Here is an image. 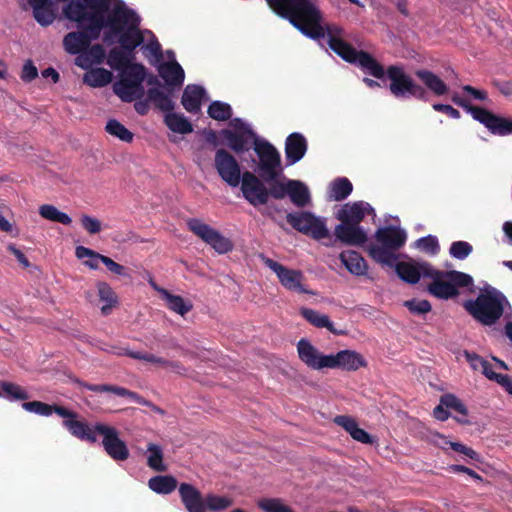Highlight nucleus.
<instances>
[{
	"label": "nucleus",
	"instance_id": "18",
	"mask_svg": "<svg viewBox=\"0 0 512 512\" xmlns=\"http://www.w3.org/2000/svg\"><path fill=\"white\" fill-rule=\"evenodd\" d=\"M475 120L483 124L493 135H512V118L494 114L490 110L482 107Z\"/></svg>",
	"mask_w": 512,
	"mask_h": 512
},
{
	"label": "nucleus",
	"instance_id": "52",
	"mask_svg": "<svg viewBox=\"0 0 512 512\" xmlns=\"http://www.w3.org/2000/svg\"><path fill=\"white\" fill-rule=\"evenodd\" d=\"M437 436L442 440V444L449 445L452 450L464 454L465 456L469 457L472 460L479 461L480 455L472 448L467 447L466 445L459 442L449 441L443 435L437 434Z\"/></svg>",
	"mask_w": 512,
	"mask_h": 512
},
{
	"label": "nucleus",
	"instance_id": "45",
	"mask_svg": "<svg viewBox=\"0 0 512 512\" xmlns=\"http://www.w3.org/2000/svg\"><path fill=\"white\" fill-rule=\"evenodd\" d=\"M206 512H222L233 505V499L227 496H219L209 493L205 496Z\"/></svg>",
	"mask_w": 512,
	"mask_h": 512
},
{
	"label": "nucleus",
	"instance_id": "9",
	"mask_svg": "<svg viewBox=\"0 0 512 512\" xmlns=\"http://www.w3.org/2000/svg\"><path fill=\"white\" fill-rule=\"evenodd\" d=\"M254 151L259 158V176L265 182L278 179L283 173L278 150L270 142L255 138Z\"/></svg>",
	"mask_w": 512,
	"mask_h": 512
},
{
	"label": "nucleus",
	"instance_id": "39",
	"mask_svg": "<svg viewBox=\"0 0 512 512\" xmlns=\"http://www.w3.org/2000/svg\"><path fill=\"white\" fill-rule=\"evenodd\" d=\"M165 125L175 133L179 134H189L193 131V125L191 122L182 114L167 113L164 116Z\"/></svg>",
	"mask_w": 512,
	"mask_h": 512
},
{
	"label": "nucleus",
	"instance_id": "7",
	"mask_svg": "<svg viewBox=\"0 0 512 512\" xmlns=\"http://www.w3.org/2000/svg\"><path fill=\"white\" fill-rule=\"evenodd\" d=\"M146 68L140 63H131L120 71V79L113 84V92L123 102L130 103L144 95L143 81Z\"/></svg>",
	"mask_w": 512,
	"mask_h": 512
},
{
	"label": "nucleus",
	"instance_id": "6",
	"mask_svg": "<svg viewBox=\"0 0 512 512\" xmlns=\"http://www.w3.org/2000/svg\"><path fill=\"white\" fill-rule=\"evenodd\" d=\"M425 277L432 279L427 286V291L438 299H451L459 295V288L472 285L473 279L470 275L456 271H442L434 267L425 270Z\"/></svg>",
	"mask_w": 512,
	"mask_h": 512
},
{
	"label": "nucleus",
	"instance_id": "27",
	"mask_svg": "<svg viewBox=\"0 0 512 512\" xmlns=\"http://www.w3.org/2000/svg\"><path fill=\"white\" fill-rule=\"evenodd\" d=\"M160 77L167 85V91L171 92L173 88L182 86L185 73L181 65L176 61L165 62L158 67Z\"/></svg>",
	"mask_w": 512,
	"mask_h": 512
},
{
	"label": "nucleus",
	"instance_id": "58",
	"mask_svg": "<svg viewBox=\"0 0 512 512\" xmlns=\"http://www.w3.org/2000/svg\"><path fill=\"white\" fill-rule=\"evenodd\" d=\"M404 306L413 314H426L431 311L432 307L428 300L411 299L404 302Z\"/></svg>",
	"mask_w": 512,
	"mask_h": 512
},
{
	"label": "nucleus",
	"instance_id": "26",
	"mask_svg": "<svg viewBox=\"0 0 512 512\" xmlns=\"http://www.w3.org/2000/svg\"><path fill=\"white\" fill-rule=\"evenodd\" d=\"M220 134L227 141V146L236 154H241L250 149L249 141L256 138L255 133L251 129L245 132H236L230 129L221 130Z\"/></svg>",
	"mask_w": 512,
	"mask_h": 512
},
{
	"label": "nucleus",
	"instance_id": "57",
	"mask_svg": "<svg viewBox=\"0 0 512 512\" xmlns=\"http://www.w3.org/2000/svg\"><path fill=\"white\" fill-rule=\"evenodd\" d=\"M417 246L422 251L435 255L440 250L438 239L433 235H428L417 240Z\"/></svg>",
	"mask_w": 512,
	"mask_h": 512
},
{
	"label": "nucleus",
	"instance_id": "14",
	"mask_svg": "<svg viewBox=\"0 0 512 512\" xmlns=\"http://www.w3.org/2000/svg\"><path fill=\"white\" fill-rule=\"evenodd\" d=\"M95 429L103 437L102 445L110 458L114 461H125L129 458V449L126 443L119 438V432L115 427L97 423Z\"/></svg>",
	"mask_w": 512,
	"mask_h": 512
},
{
	"label": "nucleus",
	"instance_id": "1",
	"mask_svg": "<svg viewBox=\"0 0 512 512\" xmlns=\"http://www.w3.org/2000/svg\"><path fill=\"white\" fill-rule=\"evenodd\" d=\"M111 0H71L63 7L66 19L77 23L82 30L67 33L63 39L66 52L72 55L86 51L97 40L104 28L119 32L120 24L128 21L132 13L121 6L110 11Z\"/></svg>",
	"mask_w": 512,
	"mask_h": 512
},
{
	"label": "nucleus",
	"instance_id": "29",
	"mask_svg": "<svg viewBox=\"0 0 512 512\" xmlns=\"http://www.w3.org/2000/svg\"><path fill=\"white\" fill-rule=\"evenodd\" d=\"M22 408L28 412L35 413L41 416H50L52 413H56L60 417L68 418L74 417L75 412L67 409L64 406H60L57 404H47L41 401H30L24 402L22 404Z\"/></svg>",
	"mask_w": 512,
	"mask_h": 512
},
{
	"label": "nucleus",
	"instance_id": "17",
	"mask_svg": "<svg viewBox=\"0 0 512 512\" xmlns=\"http://www.w3.org/2000/svg\"><path fill=\"white\" fill-rule=\"evenodd\" d=\"M297 353L299 359L310 369L322 370L330 367V355L322 354L305 338L298 341Z\"/></svg>",
	"mask_w": 512,
	"mask_h": 512
},
{
	"label": "nucleus",
	"instance_id": "50",
	"mask_svg": "<svg viewBox=\"0 0 512 512\" xmlns=\"http://www.w3.org/2000/svg\"><path fill=\"white\" fill-rule=\"evenodd\" d=\"M257 506L264 512H295L280 498H262L258 500Z\"/></svg>",
	"mask_w": 512,
	"mask_h": 512
},
{
	"label": "nucleus",
	"instance_id": "12",
	"mask_svg": "<svg viewBox=\"0 0 512 512\" xmlns=\"http://www.w3.org/2000/svg\"><path fill=\"white\" fill-rule=\"evenodd\" d=\"M114 6H121L132 13L130 16H128L127 22L120 24L121 29L119 32L110 31L111 35L119 36L118 42L121 46L120 49L132 55L133 51L144 41V37L141 31L138 29L140 19L135 11L128 8L124 2L119 1Z\"/></svg>",
	"mask_w": 512,
	"mask_h": 512
},
{
	"label": "nucleus",
	"instance_id": "41",
	"mask_svg": "<svg viewBox=\"0 0 512 512\" xmlns=\"http://www.w3.org/2000/svg\"><path fill=\"white\" fill-rule=\"evenodd\" d=\"M98 296L100 301L105 302L101 307L103 315L110 314L112 308L118 304V297L111 286L106 282H99L97 284Z\"/></svg>",
	"mask_w": 512,
	"mask_h": 512
},
{
	"label": "nucleus",
	"instance_id": "64",
	"mask_svg": "<svg viewBox=\"0 0 512 512\" xmlns=\"http://www.w3.org/2000/svg\"><path fill=\"white\" fill-rule=\"evenodd\" d=\"M475 360L479 361V364H480V369L482 370V373L489 379V380H492L494 381L498 374L499 373H496L494 370H493V367H492V364L490 362H488L487 360H484L482 357L480 356H476L474 358Z\"/></svg>",
	"mask_w": 512,
	"mask_h": 512
},
{
	"label": "nucleus",
	"instance_id": "3",
	"mask_svg": "<svg viewBox=\"0 0 512 512\" xmlns=\"http://www.w3.org/2000/svg\"><path fill=\"white\" fill-rule=\"evenodd\" d=\"M344 29H329V48L350 64H357L362 70L376 79H383L386 70L370 53L355 49L344 40Z\"/></svg>",
	"mask_w": 512,
	"mask_h": 512
},
{
	"label": "nucleus",
	"instance_id": "33",
	"mask_svg": "<svg viewBox=\"0 0 512 512\" xmlns=\"http://www.w3.org/2000/svg\"><path fill=\"white\" fill-rule=\"evenodd\" d=\"M339 259L351 274L363 276L367 273L368 265L359 252L354 250L343 251L340 253Z\"/></svg>",
	"mask_w": 512,
	"mask_h": 512
},
{
	"label": "nucleus",
	"instance_id": "34",
	"mask_svg": "<svg viewBox=\"0 0 512 512\" xmlns=\"http://www.w3.org/2000/svg\"><path fill=\"white\" fill-rule=\"evenodd\" d=\"M300 314L307 322L317 328H326L335 335H346L345 330H338L334 327V324L327 315L320 314L316 310L305 307L300 309Z\"/></svg>",
	"mask_w": 512,
	"mask_h": 512
},
{
	"label": "nucleus",
	"instance_id": "4",
	"mask_svg": "<svg viewBox=\"0 0 512 512\" xmlns=\"http://www.w3.org/2000/svg\"><path fill=\"white\" fill-rule=\"evenodd\" d=\"M406 239L405 231L399 227H381L375 232L378 244L368 245L367 252L375 262L392 268L398 260L396 252L404 246Z\"/></svg>",
	"mask_w": 512,
	"mask_h": 512
},
{
	"label": "nucleus",
	"instance_id": "32",
	"mask_svg": "<svg viewBox=\"0 0 512 512\" xmlns=\"http://www.w3.org/2000/svg\"><path fill=\"white\" fill-rule=\"evenodd\" d=\"M415 75L434 95L443 96L448 93L447 84L434 72L427 69H418L415 71Z\"/></svg>",
	"mask_w": 512,
	"mask_h": 512
},
{
	"label": "nucleus",
	"instance_id": "40",
	"mask_svg": "<svg viewBox=\"0 0 512 512\" xmlns=\"http://www.w3.org/2000/svg\"><path fill=\"white\" fill-rule=\"evenodd\" d=\"M112 73L105 68H94L85 73L83 81L85 84L97 88L104 87L112 81Z\"/></svg>",
	"mask_w": 512,
	"mask_h": 512
},
{
	"label": "nucleus",
	"instance_id": "28",
	"mask_svg": "<svg viewBox=\"0 0 512 512\" xmlns=\"http://www.w3.org/2000/svg\"><path fill=\"white\" fill-rule=\"evenodd\" d=\"M77 413L75 412L74 417L64 418L63 426L73 435L74 437L87 441L90 443L97 442V431L95 426L91 428L86 422L77 420Z\"/></svg>",
	"mask_w": 512,
	"mask_h": 512
},
{
	"label": "nucleus",
	"instance_id": "24",
	"mask_svg": "<svg viewBox=\"0 0 512 512\" xmlns=\"http://www.w3.org/2000/svg\"><path fill=\"white\" fill-rule=\"evenodd\" d=\"M308 149L306 138L298 132H293L285 141V157L287 165H294L299 162Z\"/></svg>",
	"mask_w": 512,
	"mask_h": 512
},
{
	"label": "nucleus",
	"instance_id": "36",
	"mask_svg": "<svg viewBox=\"0 0 512 512\" xmlns=\"http://www.w3.org/2000/svg\"><path fill=\"white\" fill-rule=\"evenodd\" d=\"M155 289L161 294L162 300L171 311L184 316L192 309V304L186 302L181 296L174 295L164 288L155 287Z\"/></svg>",
	"mask_w": 512,
	"mask_h": 512
},
{
	"label": "nucleus",
	"instance_id": "21",
	"mask_svg": "<svg viewBox=\"0 0 512 512\" xmlns=\"http://www.w3.org/2000/svg\"><path fill=\"white\" fill-rule=\"evenodd\" d=\"M398 277L408 283L417 284L421 277H425V270L432 269V265L429 262H395L393 266Z\"/></svg>",
	"mask_w": 512,
	"mask_h": 512
},
{
	"label": "nucleus",
	"instance_id": "42",
	"mask_svg": "<svg viewBox=\"0 0 512 512\" xmlns=\"http://www.w3.org/2000/svg\"><path fill=\"white\" fill-rule=\"evenodd\" d=\"M352 190L353 185L348 178H336L330 184V198L335 201H343L352 193Z\"/></svg>",
	"mask_w": 512,
	"mask_h": 512
},
{
	"label": "nucleus",
	"instance_id": "48",
	"mask_svg": "<svg viewBox=\"0 0 512 512\" xmlns=\"http://www.w3.org/2000/svg\"><path fill=\"white\" fill-rule=\"evenodd\" d=\"M149 456L147 458V465L158 472H163L167 468L163 464V452L160 446L154 443H149L147 446Z\"/></svg>",
	"mask_w": 512,
	"mask_h": 512
},
{
	"label": "nucleus",
	"instance_id": "8",
	"mask_svg": "<svg viewBox=\"0 0 512 512\" xmlns=\"http://www.w3.org/2000/svg\"><path fill=\"white\" fill-rule=\"evenodd\" d=\"M386 75L390 80L389 90L396 98L414 97L426 101L428 94L426 89L417 84L400 65H390L386 69Z\"/></svg>",
	"mask_w": 512,
	"mask_h": 512
},
{
	"label": "nucleus",
	"instance_id": "16",
	"mask_svg": "<svg viewBox=\"0 0 512 512\" xmlns=\"http://www.w3.org/2000/svg\"><path fill=\"white\" fill-rule=\"evenodd\" d=\"M241 191L243 197L254 207L265 205L269 201L268 188L265 181L250 171H245L242 175Z\"/></svg>",
	"mask_w": 512,
	"mask_h": 512
},
{
	"label": "nucleus",
	"instance_id": "51",
	"mask_svg": "<svg viewBox=\"0 0 512 512\" xmlns=\"http://www.w3.org/2000/svg\"><path fill=\"white\" fill-rule=\"evenodd\" d=\"M1 394L10 400H26L29 398L28 393L18 384L12 382H1Z\"/></svg>",
	"mask_w": 512,
	"mask_h": 512
},
{
	"label": "nucleus",
	"instance_id": "35",
	"mask_svg": "<svg viewBox=\"0 0 512 512\" xmlns=\"http://www.w3.org/2000/svg\"><path fill=\"white\" fill-rule=\"evenodd\" d=\"M165 93L158 87H152L147 90V99L160 111L171 113L175 108V103L171 99L170 94Z\"/></svg>",
	"mask_w": 512,
	"mask_h": 512
},
{
	"label": "nucleus",
	"instance_id": "59",
	"mask_svg": "<svg viewBox=\"0 0 512 512\" xmlns=\"http://www.w3.org/2000/svg\"><path fill=\"white\" fill-rule=\"evenodd\" d=\"M451 100L454 104L463 108L466 112L470 113L474 120L477 118L478 114L480 113V111L482 109V107L474 106V105L470 104V102L467 99L461 97L457 93H455L452 96Z\"/></svg>",
	"mask_w": 512,
	"mask_h": 512
},
{
	"label": "nucleus",
	"instance_id": "53",
	"mask_svg": "<svg viewBox=\"0 0 512 512\" xmlns=\"http://www.w3.org/2000/svg\"><path fill=\"white\" fill-rule=\"evenodd\" d=\"M473 251V247L466 241H455L451 244L449 253L450 255L458 260H464Z\"/></svg>",
	"mask_w": 512,
	"mask_h": 512
},
{
	"label": "nucleus",
	"instance_id": "15",
	"mask_svg": "<svg viewBox=\"0 0 512 512\" xmlns=\"http://www.w3.org/2000/svg\"><path fill=\"white\" fill-rule=\"evenodd\" d=\"M214 167L220 178L231 187H237L240 184L243 175L240 164L226 149L220 148L216 151Z\"/></svg>",
	"mask_w": 512,
	"mask_h": 512
},
{
	"label": "nucleus",
	"instance_id": "46",
	"mask_svg": "<svg viewBox=\"0 0 512 512\" xmlns=\"http://www.w3.org/2000/svg\"><path fill=\"white\" fill-rule=\"evenodd\" d=\"M39 214L44 219L52 222L61 223L63 225H70L72 223V219L68 214L59 211L55 206L50 204L41 205L39 207Z\"/></svg>",
	"mask_w": 512,
	"mask_h": 512
},
{
	"label": "nucleus",
	"instance_id": "10",
	"mask_svg": "<svg viewBox=\"0 0 512 512\" xmlns=\"http://www.w3.org/2000/svg\"><path fill=\"white\" fill-rule=\"evenodd\" d=\"M286 219L293 229L315 240L330 237L325 219L319 218L309 211L288 213Z\"/></svg>",
	"mask_w": 512,
	"mask_h": 512
},
{
	"label": "nucleus",
	"instance_id": "13",
	"mask_svg": "<svg viewBox=\"0 0 512 512\" xmlns=\"http://www.w3.org/2000/svg\"><path fill=\"white\" fill-rule=\"evenodd\" d=\"M187 227L194 235L210 245L218 253L225 254L232 251V241L202 220L198 218L188 219Z\"/></svg>",
	"mask_w": 512,
	"mask_h": 512
},
{
	"label": "nucleus",
	"instance_id": "31",
	"mask_svg": "<svg viewBox=\"0 0 512 512\" xmlns=\"http://www.w3.org/2000/svg\"><path fill=\"white\" fill-rule=\"evenodd\" d=\"M205 95V89L199 85H187L183 91L181 103L185 110L197 114L201 110V104Z\"/></svg>",
	"mask_w": 512,
	"mask_h": 512
},
{
	"label": "nucleus",
	"instance_id": "47",
	"mask_svg": "<svg viewBox=\"0 0 512 512\" xmlns=\"http://www.w3.org/2000/svg\"><path fill=\"white\" fill-rule=\"evenodd\" d=\"M105 130L123 142L131 143L133 141L134 134L116 119H110L106 124Z\"/></svg>",
	"mask_w": 512,
	"mask_h": 512
},
{
	"label": "nucleus",
	"instance_id": "38",
	"mask_svg": "<svg viewBox=\"0 0 512 512\" xmlns=\"http://www.w3.org/2000/svg\"><path fill=\"white\" fill-rule=\"evenodd\" d=\"M289 197L297 207H305L309 204L311 197L308 187L301 181L289 179Z\"/></svg>",
	"mask_w": 512,
	"mask_h": 512
},
{
	"label": "nucleus",
	"instance_id": "37",
	"mask_svg": "<svg viewBox=\"0 0 512 512\" xmlns=\"http://www.w3.org/2000/svg\"><path fill=\"white\" fill-rule=\"evenodd\" d=\"M178 486L177 479L172 475H157L149 479L148 487L157 494L167 495Z\"/></svg>",
	"mask_w": 512,
	"mask_h": 512
},
{
	"label": "nucleus",
	"instance_id": "11",
	"mask_svg": "<svg viewBox=\"0 0 512 512\" xmlns=\"http://www.w3.org/2000/svg\"><path fill=\"white\" fill-rule=\"evenodd\" d=\"M262 262L266 267L271 269L277 276L280 284L288 291L296 292L299 294L315 295V292L308 289L304 284V274L301 270L288 268L281 263L260 255Z\"/></svg>",
	"mask_w": 512,
	"mask_h": 512
},
{
	"label": "nucleus",
	"instance_id": "60",
	"mask_svg": "<svg viewBox=\"0 0 512 512\" xmlns=\"http://www.w3.org/2000/svg\"><path fill=\"white\" fill-rule=\"evenodd\" d=\"M80 222L82 227L90 234H97L101 231V222L97 218L83 214Z\"/></svg>",
	"mask_w": 512,
	"mask_h": 512
},
{
	"label": "nucleus",
	"instance_id": "19",
	"mask_svg": "<svg viewBox=\"0 0 512 512\" xmlns=\"http://www.w3.org/2000/svg\"><path fill=\"white\" fill-rule=\"evenodd\" d=\"M336 240L349 246L362 247L368 240L367 233L360 225L340 222L335 226Z\"/></svg>",
	"mask_w": 512,
	"mask_h": 512
},
{
	"label": "nucleus",
	"instance_id": "5",
	"mask_svg": "<svg viewBox=\"0 0 512 512\" xmlns=\"http://www.w3.org/2000/svg\"><path fill=\"white\" fill-rule=\"evenodd\" d=\"M507 299L496 288H488L481 292L475 300H468L464 308L478 322L485 326L494 325L504 313Z\"/></svg>",
	"mask_w": 512,
	"mask_h": 512
},
{
	"label": "nucleus",
	"instance_id": "61",
	"mask_svg": "<svg viewBox=\"0 0 512 512\" xmlns=\"http://www.w3.org/2000/svg\"><path fill=\"white\" fill-rule=\"evenodd\" d=\"M38 76V70L32 61L28 60L22 68L21 79L24 82H31Z\"/></svg>",
	"mask_w": 512,
	"mask_h": 512
},
{
	"label": "nucleus",
	"instance_id": "22",
	"mask_svg": "<svg viewBox=\"0 0 512 512\" xmlns=\"http://www.w3.org/2000/svg\"><path fill=\"white\" fill-rule=\"evenodd\" d=\"M329 362V369H343L347 371H356L367 364L360 353L352 350H342L336 354H330Z\"/></svg>",
	"mask_w": 512,
	"mask_h": 512
},
{
	"label": "nucleus",
	"instance_id": "63",
	"mask_svg": "<svg viewBox=\"0 0 512 512\" xmlns=\"http://www.w3.org/2000/svg\"><path fill=\"white\" fill-rule=\"evenodd\" d=\"M448 470L452 473H465V475H469L473 479L482 482L483 478L481 475L476 473L474 470L460 464H453L448 467Z\"/></svg>",
	"mask_w": 512,
	"mask_h": 512
},
{
	"label": "nucleus",
	"instance_id": "55",
	"mask_svg": "<svg viewBox=\"0 0 512 512\" xmlns=\"http://www.w3.org/2000/svg\"><path fill=\"white\" fill-rule=\"evenodd\" d=\"M99 259L111 273L125 278H131L130 270L127 267L105 255H101Z\"/></svg>",
	"mask_w": 512,
	"mask_h": 512
},
{
	"label": "nucleus",
	"instance_id": "2",
	"mask_svg": "<svg viewBox=\"0 0 512 512\" xmlns=\"http://www.w3.org/2000/svg\"><path fill=\"white\" fill-rule=\"evenodd\" d=\"M272 11L287 19L306 37L319 41L329 39V29H343L336 24L322 25L323 15L316 0H266Z\"/></svg>",
	"mask_w": 512,
	"mask_h": 512
},
{
	"label": "nucleus",
	"instance_id": "56",
	"mask_svg": "<svg viewBox=\"0 0 512 512\" xmlns=\"http://www.w3.org/2000/svg\"><path fill=\"white\" fill-rule=\"evenodd\" d=\"M441 404L446 408L453 409L460 415L466 417L468 415V411L466 406L453 394H445L441 397Z\"/></svg>",
	"mask_w": 512,
	"mask_h": 512
},
{
	"label": "nucleus",
	"instance_id": "43",
	"mask_svg": "<svg viewBox=\"0 0 512 512\" xmlns=\"http://www.w3.org/2000/svg\"><path fill=\"white\" fill-rule=\"evenodd\" d=\"M133 55L120 48H112L107 57V64L114 70L122 71L131 64Z\"/></svg>",
	"mask_w": 512,
	"mask_h": 512
},
{
	"label": "nucleus",
	"instance_id": "44",
	"mask_svg": "<svg viewBox=\"0 0 512 512\" xmlns=\"http://www.w3.org/2000/svg\"><path fill=\"white\" fill-rule=\"evenodd\" d=\"M32 11L36 22L43 27L51 25L56 18L53 2L45 5L35 6L32 8Z\"/></svg>",
	"mask_w": 512,
	"mask_h": 512
},
{
	"label": "nucleus",
	"instance_id": "54",
	"mask_svg": "<svg viewBox=\"0 0 512 512\" xmlns=\"http://www.w3.org/2000/svg\"><path fill=\"white\" fill-rule=\"evenodd\" d=\"M270 186L268 188L269 197L274 199H283L289 195V180L281 182L278 179L267 182Z\"/></svg>",
	"mask_w": 512,
	"mask_h": 512
},
{
	"label": "nucleus",
	"instance_id": "23",
	"mask_svg": "<svg viewBox=\"0 0 512 512\" xmlns=\"http://www.w3.org/2000/svg\"><path fill=\"white\" fill-rule=\"evenodd\" d=\"M178 491L187 512H206L205 497L195 486L189 483H181Z\"/></svg>",
	"mask_w": 512,
	"mask_h": 512
},
{
	"label": "nucleus",
	"instance_id": "20",
	"mask_svg": "<svg viewBox=\"0 0 512 512\" xmlns=\"http://www.w3.org/2000/svg\"><path fill=\"white\" fill-rule=\"evenodd\" d=\"M72 381L74 383H76L77 385H79L80 387H84L93 392H99V393L111 392L120 397H128V398L136 401L138 404L147 406L149 408H151L153 405V403L151 401L146 400L145 398H143L136 392L130 391L124 387H119V386L110 385V384H89L87 382L81 381L78 378H72Z\"/></svg>",
	"mask_w": 512,
	"mask_h": 512
},
{
	"label": "nucleus",
	"instance_id": "49",
	"mask_svg": "<svg viewBox=\"0 0 512 512\" xmlns=\"http://www.w3.org/2000/svg\"><path fill=\"white\" fill-rule=\"evenodd\" d=\"M207 113L214 120L226 121L232 116V108L228 103L213 101L209 105Z\"/></svg>",
	"mask_w": 512,
	"mask_h": 512
},
{
	"label": "nucleus",
	"instance_id": "62",
	"mask_svg": "<svg viewBox=\"0 0 512 512\" xmlns=\"http://www.w3.org/2000/svg\"><path fill=\"white\" fill-rule=\"evenodd\" d=\"M87 56L91 59L93 63H101L104 59L105 52L101 45L95 44L87 49L85 52Z\"/></svg>",
	"mask_w": 512,
	"mask_h": 512
},
{
	"label": "nucleus",
	"instance_id": "30",
	"mask_svg": "<svg viewBox=\"0 0 512 512\" xmlns=\"http://www.w3.org/2000/svg\"><path fill=\"white\" fill-rule=\"evenodd\" d=\"M334 423L342 427L354 440L363 444H373V437L360 428L354 418L347 415H338L334 418Z\"/></svg>",
	"mask_w": 512,
	"mask_h": 512
},
{
	"label": "nucleus",
	"instance_id": "25",
	"mask_svg": "<svg viewBox=\"0 0 512 512\" xmlns=\"http://www.w3.org/2000/svg\"><path fill=\"white\" fill-rule=\"evenodd\" d=\"M374 212L369 203L358 201L353 204H346L337 212V219L340 222H347L360 225L366 214Z\"/></svg>",
	"mask_w": 512,
	"mask_h": 512
}]
</instances>
